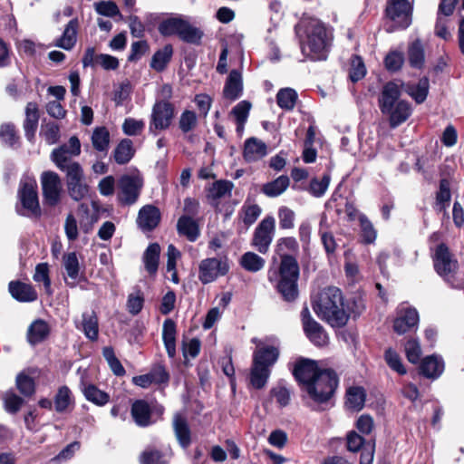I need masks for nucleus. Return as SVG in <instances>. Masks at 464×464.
I'll list each match as a JSON object with an SVG mask.
<instances>
[{"mask_svg": "<svg viewBox=\"0 0 464 464\" xmlns=\"http://www.w3.org/2000/svg\"><path fill=\"white\" fill-rule=\"evenodd\" d=\"M297 250L298 243L295 237L280 238L276 244V252L281 256L279 268L268 273L269 281L286 302H293L298 295L299 266L296 259L290 256Z\"/></svg>", "mask_w": 464, "mask_h": 464, "instance_id": "obj_1", "label": "nucleus"}, {"mask_svg": "<svg viewBox=\"0 0 464 464\" xmlns=\"http://www.w3.org/2000/svg\"><path fill=\"white\" fill-rule=\"evenodd\" d=\"M300 39L302 53L314 61L327 57L331 33L315 18H304L295 27Z\"/></svg>", "mask_w": 464, "mask_h": 464, "instance_id": "obj_2", "label": "nucleus"}, {"mask_svg": "<svg viewBox=\"0 0 464 464\" xmlns=\"http://www.w3.org/2000/svg\"><path fill=\"white\" fill-rule=\"evenodd\" d=\"M316 315L332 327H343L349 319V309L345 308L341 290L334 286L323 289L313 300Z\"/></svg>", "mask_w": 464, "mask_h": 464, "instance_id": "obj_3", "label": "nucleus"}, {"mask_svg": "<svg viewBox=\"0 0 464 464\" xmlns=\"http://www.w3.org/2000/svg\"><path fill=\"white\" fill-rule=\"evenodd\" d=\"M400 96L399 85L394 82H389L383 85L379 98L380 110L382 114L388 116L392 128L405 122L412 112L411 104L400 100Z\"/></svg>", "mask_w": 464, "mask_h": 464, "instance_id": "obj_4", "label": "nucleus"}, {"mask_svg": "<svg viewBox=\"0 0 464 464\" xmlns=\"http://www.w3.org/2000/svg\"><path fill=\"white\" fill-rule=\"evenodd\" d=\"M279 356V350L273 345L257 347L253 354V365L250 372V383L256 389L264 388L270 376L271 367Z\"/></svg>", "mask_w": 464, "mask_h": 464, "instance_id": "obj_5", "label": "nucleus"}, {"mask_svg": "<svg viewBox=\"0 0 464 464\" xmlns=\"http://www.w3.org/2000/svg\"><path fill=\"white\" fill-rule=\"evenodd\" d=\"M436 272L453 288H464V271L458 270V263L452 258L449 248L440 244L434 255Z\"/></svg>", "mask_w": 464, "mask_h": 464, "instance_id": "obj_6", "label": "nucleus"}, {"mask_svg": "<svg viewBox=\"0 0 464 464\" xmlns=\"http://www.w3.org/2000/svg\"><path fill=\"white\" fill-rule=\"evenodd\" d=\"M338 385V377L333 370L324 369L317 377L303 390L316 403L326 402L334 394Z\"/></svg>", "mask_w": 464, "mask_h": 464, "instance_id": "obj_7", "label": "nucleus"}, {"mask_svg": "<svg viewBox=\"0 0 464 464\" xmlns=\"http://www.w3.org/2000/svg\"><path fill=\"white\" fill-rule=\"evenodd\" d=\"M158 29L163 36L178 35L181 40L190 44L199 43L203 35L198 28L180 16L163 20Z\"/></svg>", "mask_w": 464, "mask_h": 464, "instance_id": "obj_8", "label": "nucleus"}, {"mask_svg": "<svg viewBox=\"0 0 464 464\" xmlns=\"http://www.w3.org/2000/svg\"><path fill=\"white\" fill-rule=\"evenodd\" d=\"M175 116V110L172 103L161 100L157 101L151 111L149 131L156 135L158 131L167 130Z\"/></svg>", "mask_w": 464, "mask_h": 464, "instance_id": "obj_9", "label": "nucleus"}, {"mask_svg": "<svg viewBox=\"0 0 464 464\" xmlns=\"http://www.w3.org/2000/svg\"><path fill=\"white\" fill-rule=\"evenodd\" d=\"M18 196L23 208L26 211V215L39 216L41 213L38 194L37 183L34 177L24 176L20 181V188Z\"/></svg>", "mask_w": 464, "mask_h": 464, "instance_id": "obj_10", "label": "nucleus"}, {"mask_svg": "<svg viewBox=\"0 0 464 464\" xmlns=\"http://www.w3.org/2000/svg\"><path fill=\"white\" fill-rule=\"evenodd\" d=\"M143 180L139 174H125L118 180V199L123 205L134 204L140 194Z\"/></svg>", "mask_w": 464, "mask_h": 464, "instance_id": "obj_11", "label": "nucleus"}, {"mask_svg": "<svg viewBox=\"0 0 464 464\" xmlns=\"http://www.w3.org/2000/svg\"><path fill=\"white\" fill-rule=\"evenodd\" d=\"M276 231L274 217L267 216L256 227L251 238V246L262 255L269 251Z\"/></svg>", "mask_w": 464, "mask_h": 464, "instance_id": "obj_12", "label": "nucleus"}, {"mask_svg": "<svg viewBox=\"0 0 464 464\" xmlns=\"http://www.w3.org/2000/svg\"><path fill=\"white\" fill-rule=\"evenodd\" d=\"M411 5L408 0H389L386 14L395 28L405 29L411 24Z\"/></svg>", "mask_w": 464, "mask_h": 464, "instance_id": "obj_13", "label": "nucleus"}, {"mask_svg": "<svg viewBox=\"0 0 464 464\" xmlns=\"http://www.w3.org/2000/svg\"><path fill=\"white\" fill-rule=\"evenodd\" d=\"M41 185L44 202L55 206L61 199L62 181L57 173L44 171L41 175Z\"/></svg>", "mask_w": 464, "mask_h": 464, "instance_id": "obj_14", "label": "nucleus"}, {"mask_svg": "<svg viewBox=\"0 0 464 464\" xmlns=\"http://www.w3.org/2000/svg\"><path fill=\"white\" fill-rule=\"evenodd\" d=\"M229 269L227 260L215 257L207 258L199 265L198 278L203 284L215 281L218 276H225Z\"/></svg>", "mask_w": 464, "mask_h": 464, "instance_id": "obj_15", "label": "nucleus"}, {"mask_svg": "<svg viewBox=\"0 0 464 464\" xmlns=\"http://www.w3.org/2000/svg\"><path fill=\"white\" fill-rule=\"evenodd\" d=\"M81 153V143L77 137L70 138L67 144H63L52 152L51 158L59 169H64L65 165L72 163L71 158Z\"/></svg>", "mask_w": 464, "mask_h": 464, "instance_id": "obj_16", "label": "nucleus"}, {"mask_svg": "<svg viewBox=\"0 0 464 464\" xmlns=\"http://www.w3.org/2000/svg\"><path fill=\"white\" fill-rule=\"evenodd\" d=\"M301 316L304 331L309 340L318 346L326 344L328 340L326 333L324 328L313 319L307 307L303 309Z\"/></svg>", "mask_w": 464, "mask_h": 464, "instance_id": "obj_17", "label": "nucleus"}, {"mask_svg": "<svg viewBox=\"0 0 464 464\" xmlns=\"http://www.w3.org/2000/svg\"><path fill=\"white\" fill-rule=\"evenodd\" d=\"M419 323V314L415 308L400 306L393 322V330L398 334H404L415 328Z\"/></svg>", "mask_w": 464, "mask_h": 464, "instance_id": "obj_18", "label": "nucleus"}, {"mask_svg": "<svg viewBox=\"0 0 464 464\" xmlns=\"http://www.w3.org/2000/svg\"><path fill=\"white\" fill-rule=\"evenodd\" d=\"M324 369H319L316 362L309 359L299 360L294 368L293 373L303 389L314 380Z\"/></svg>", "mask_w": 464, "mask_h": 464, "instance_id": "obj_19", "label": "nucleus"}, {"mask_svg": "<svg viewBox=\"0 0 464 464\" xmlns=\"http://www.w3.org/2000/svg\"><path fill=\"white\" fill-rule=\"evenodd\" d=\"M160 212L152 205H146L139 211L137 223L144 231L154 229L160 223Z\"/></svg>", "mask_w": 464, "mask_h": 464, "instance_id": "obj_20", "label": "nucleus"}, {"mask_svg": "<svg viewBox=\"0 0 464 464\" xmlns=\"http://www.w3.org/2000/svg\"><path fill=\"white\" fill-rule=\"evenodd\" d=\"M39 118L40 115L37 104L35 102H28L25 107V119L23 123V128L25 137L30 142H33L34 140Z\"/></svg>", "mask_w": 464, "mask_h": 464, "instance_id": "obj_21", "label": "nucleus"}, {"mask_svg": "<svg viewBox=\"0 0 464 464\" xmlns=\"http://www.w3.org/2000/svg\"><path fill=\"white\" fill-rule=\"evenodd\" d=\"M267 154L266 144L257 138H249L245 141L244 159L247 162L257 161Z\"/></svg>", "mask_w": 464, "mask_h": 464, "instance_id": "obj_22", "label": "nucleus"}, {"mask_svg": "<svg viewBox=\"0 0 464 464\" xmlns=\"http://www.w3.org/2000/svg\"><path fill=\"white\" fill-rule=\"evenodd\" d=\"M76 328L82 331L86 338L95 341L99 334V324L97 315L93 311L84 312L82 314L81 323L75 322Z\"/></svg>", "mask_w": 464, "mask_h": 464, "instance_id": "obj_23", "label": "nucleus"}, {"mask_svg": "<svg viewBox=\"0 0 464 464\" xmlns=\"http://www.w3.org/2000/svg\"><path fill=\"white\" fill-rule=\"evenodd\" d=\"M11 295L20 302H33L37 299V293L31 285L11 281L8 285Z\"/></svg>", "mask_w": 464, "mask_h": 464, "instance_id": "obj_24", "label": "nucleus"}, {"mask_svg": "<svg viewBox=\"0 0 464 464\" xmlns=\"http://www.w3.org/2000/svg\"><path fill=\"white\" fill-rule=\"evenodd\" d=\"M420 369L425 377L437 379L444 371V362L437 355L427 356L422 360Z\"/></svg>", "mask_w": 464, "mask_h": 464, "instance_id": "obj_25", "label": "nucleus"}, {"mask_svg": "<svg viewBox=\"0 0 464 464\" xmlns=\"http://www.w3.org/2000/svg\"><path fill=\"white\" fill-rule=\"evenodd\" d=\"M150 407L149 403L143 400H137L131 406V416L138 426H149L150 421Z\"/></svg>", "mask_w": 464, "mask_h": 464, "instance_id": "obj_26", "label": "nucleus"}, {"mask_svg": "<svg viewBox=\"0 0 464 464\" xmlns=\"http://www.w3.org/2000/svg\"><path fill=\"white\" fill-rule=\"evenodd\" d=\"M242 76L237 70H232L227 77L224 87V95L227 99L234 101L237 99L242 92Z\"/></svg>", "mask_w": 464, "mask_h": 464, "instance_id": "obj_27", "label": "nucleus"}, {"mask_svg": "<svg viewBox=\"0 0 464 464\" xmlns=\"http://www.w3.org/2000/svg\"><path fill=\"white\" fill-rule=\"evenodd\" d=\"M430 82L427 77L419 80L417 83H408L404 86L405 92L418 104L422 103L429 93Z\"/></svg>", "mask_w": 464, "mask_h": 464, "instance_id": "obj_28", "label": "nucleus"}, {"mask_svg": "<svg viewBox=\"0 0 464 464\" xmlns=\"http://www.w3.org/2000/svg\"><path fill=\"white\" fill-rule=\"evenodd\" d=\"M162 338L168 355L173 358L176 354V324L171 319L163 323Z\"/></svg>", "mask_w": 464, "mask_h": 464, "instance_id": "obj_29", "label": "nucleus"}, {"mask_svg": "<svg viewBox=\"0 0 464 464\" xmlns=\"http://www.w3.org/2000/svg\"><path fill=\"white\" fill-rule=\"evenodd\" d=\"M177 230L179 235L185 236L189 241L194 242L199 237V229L196 221L188 216H181L177 223Z\"/></svg>", "mask_w": 464, "mask_h": 464, "instance_id": "obj_30", "label": "nucleus"}, {"mask_svg": "<svg viewBox=\"0 0 464 464\" xmlns=\"http://www.w3.org/2000/svg\"><path fill=\"white\" fill-rule=\"evenodd\" d=\"M63 264L68 277L72 280V282L66 281V284L71 287H74L80 273V264L76 253L64 254Z\"/></svg>", "mask_w": 464, "mask_h": 464, "instance_id": "obj_31", "label": "nucleus"}, {"mask_svg": "<svg viewBox=\"0 0 464 464\" xmlns=\"http://www.w3.org/2000/svg\"><path fill=\"white\" fill-rule=\"evenodd\" d=\"M289 185V178L282 175L275 180L264 184L261 191L268 198H276L282 195L287 189Z\"/></svg>", "mask_w": 464, "mask_h": 464, "instance_id": "obj_32", "label": "nucleus"}, {"mask_svg": "<svg viewBox=\"0 0 464 464\" xmlns=\"http://www.w3.org/2000/svg\"><path fill=\"white\" fill-rule=\"evenodd\" d=\"M239 265L247 272L257 273L265 267L266 260L256 253L247 251L241 256Z\"/></svg>", "mask_w": 464, "mask_h": 464, "instance_id": "obj_33", "label": "nucleus"}, {"mask_svg": "<svg viewBox=\"0 0 464 464\" xmlns=\"http://www.w3.org/2000/svg\"><path fill=\"white\" fill-rule=\"evenodd\" d=\"M49 326L44 320H35L28 328L27 340L31 344L43 342L49 334Z\"/></svg>", "mask_w": 464, "mask_h": 464, "instance_id": "obj_34", "label": "nucleus"}, {"mask_svg": "<svg viewBox=\"0 0 464 464\" xmlns=\"http://www.w3.org/2000/svg\"><path fill=\"white\" fill-rule=\"evenodd\" d=\"M160 255V246L157 243L150 244L143 254V263L146 271L150 274H156L159 266Z\"/></svg>", "mask_w": 464, "mask_h": 464, "instance_id": "obj_35", "label": "nucleus"}, {"mask_svg": "<svg viewBox=\"0 0 464 464\" xmlns=\"http://www.w3.org/2000/svg\"><path fill=\"white\" fill-rule=\"evenodd\" d=\"M77 27L78 21L76 19L71 20L55 45L64 50H71L76 43Z\"/></svg>", "mask_w": 464, "mask_h": 464, "instance_id": "obj_36", "label": "nucleus"}, {"mask_svg": "<svg viewBox=\"0 0 464 464\" xmlns=\"http://www.w3.org/2000/svg\"><path fill=\"white\" fill-rule=\"evenodd\" d=\"M366 393L362 387L353 386L346 391V406L353 411L362 409L365 402Z\"/></svg>", "mask_w": 464, "mask_h": 464, "instance_id": "obj_37", "label": "nucleus"}, {"mask_svg": "<svg viewBox=\"0 0 464 464\" xmlns=\"http://www.w3.org/2000/svg\"><path fill=\"white\" fill-rule=\"evenodd\" d=\"M233 188V183L227 180H218L212 184L208 188L207 197L211 201V204L217 205L218 200L230 195Z\"/></svg>", "mask_w": 464, "mask_h": 464, "instance_id": "obj_38", "label": "nucleus"}, {"mask_svg": "<svg viewBox=\"0 0 464 464\" xmlns=\"http://www.w3.org/2000/svg\"><path fill=\"white\" fill-rule=\"evenodd\" d=\"M82 391L86 400L98 406L105 405L110 400V396L108 393L98 389L93 384L82 383Z\"/></svg>", "mask_w": 464, "mask_h": 464, "instance_id": "obj_39", "label": "nucleus"}, {"mask_svg": "<svg viewBox=\"0 0 464 464\" xmlns=\"http://www.w3.org/2000/svg\"><path fill=\"white\" fill-rule=\"evenodd\" d=\"M173 54L171 44H166L162 49L158 50L152 56L150 67L157 72H162L169 63Z\"/></svg>", "mask_w": 464, "mask_h": 464, "instance_id": "obj_40", "label": "nucleus"}, {"mask_svg": "<svg viewBox=\"0 0 464 464\" xmlns=\"http://www.w3.org/2000/svg\"><path fill=\"white\" fill-rule=\"evenodd\" d=\"M173 427L179 444L187 448L190 443V431L186 420L179 414L175 415Z\"/></svg>", "mask_w": 464, "mask_h": 464, "instance_id": "obj_41", "label": "nucleus"}, {"mask_svg": "<svg viewBox=\"0 0 464 464\" xmlns=\"http://www.w3.org/2000/svg\"><path fill=\"white\" fill-rule=\"evenodd\" d=\"M251 108L250 102L242 101L238 102L231 111L237 121V131L241 134L244 130V125L248 118L249 111Z\"/></svg>", "mask_w": 464, "mask_h": 464, "instance_id": "obj_42", "label": "nucleus"}, {"mask_svg": "<svg viewBox=\"0 0 464 464\" xmlns=\"http://www.w3.org/2000/svg\"><path fill=\"white\" fill-rule=\"evenodd\" d=\"M297 98V92L294 89L283 88L276 94V102L281 109L291 111L294 109Z\"/></svg>", "mask_w": 464, "mask_h": 464, "instance_id": "obj_43", "label": "nucleus"}, {"mask_svg": "<svg viewBox=\"0 0 464 464\" xmlns=\"http://www.w3.org/2000/svg\"><path fill=\"white\" fill-rule=\"evenodd\" d=\"M134 155L132 141L129 139L122 140L114 150V160L118 164L129 162Z\"/></svg>", "mask_w": 464, "mask_h": 464, "instance_id": "obj_44", "label": "nucleus"}, {"mask_svg": "<svg viewBox=\"0 0 464 464\" xmlns=\"http://www.w3.org/2000/svg\"><path fill=\"white\" fill-rule=\"evenodd\" d=\"M92 143L96 150L106 152L110 143V133L105 127H97L92 135Z\"/></svg>", "mask_w": 464, "mask_h": 464, "instance_id": "obj_45", "label": "nucleus"}, {"mask_svg": "<svg viewBox=\"0 0 464 464\" xmlns=\"http://www.w3.org/2000/svg\"><path fill=\"white\" fill-rule=\"evenodd\" d=\"M409 63L411 67L421 68L424 63V49L420 40H415L408 50Z\"/></svg>", "mask_w": 464, "mask_h": 464, "instance_id": "obj_46", "label": "nucleus"}, {"mask_svg": "<svg viewBox=\"0 0 464 464\" xmlns=\"http://www.w3.org/2000/svg\"><path fill=\"white\" fill-rule=\"evenodd\" d=\"M451 194L450 188V182L443 179L440 183V190L437 193L436 197V205L435 208L437 211H445L446 208L450 205Z\"/></svg>", "mask_w": 464, "mask_h": 464, "instance_id": "obj_47", "label": "nucleus"}, {"mask_svg": "<svg viewBox=\"0 0 464 464\" xmlns=\"http://www.w3.org/2000/svg\"><path fill=\"white\" fill-rule=\"evenodd\" d=\"M330 181V174H324L321 179L314 178L311 179L307 190L312 196L321 198L326 192Z\"/></svg>", "mask_w": 464, "mask_h": 464, "instance_id": "obj_48", "label": "nucleus"}, {"mask_svg": "<svg viewBox=\"0 0 464 464\" xmlns=\"http://www.w3.org/2000/svg\"><path fill=\"white\" fill-rule=\"evenodd\" d=\"M384 360L388 366L397 373L403 375L407 372L400 354L395 350L388 348L384 353Z\"/></svg>", "mask_w": 464, "mask_h": 464, "instance_id": "obj_49", "label": "nucleus"}, {"mask_svg": "<svg viewBox=\"0 0 464 464\" xmlns=\"http://www.w3.org/2000/svg\"><path fill=\"white\" fill-rule=\"evenodd\" d=\"M271 395L276 399L280 407H285L291 400L290 390L283 382H279L270 391Z\"/></svg>", "mask_w": 464, "mask_h": 464, "instance_id": "obj_50", "label": "nucleus"}, {"mask_svg": "<svg viewBox=\"0 0 464 464\" xmlns=\"http://www.w3.org/2000/svg\"><path fill=\"white\" fill-rule=\"evenodd\" d=\"M72 402L71 391L66 387L63 386L58 390L57 394L54 398V407L56 411H65Z\"/></svg>", "mask_w": 464, "mask_h": 464, "instance_id": "obj_51", "label": "nucleus"}, {"mask_svg": "<svg viewBox=\"0 0 464 464\" xmlns=\"http://www.w3.org/2000/svg\"><path fill=\"white\" fill-rule=\"evenodd\" d=\"M361 226V236L366 244L373 243L376 239V230L374 229L372 222L362 214L359 216Z\"/></svg>", "mask_w": 464, "mask_h": 464, "instance_id": "obj_52", "label": "nucleus"}, {"mask_svg": "<svg viewBox=\"0 0 464 464\" xmlns=\"http://www.w3.org/2000/svg\"><path fill=\"white\" fill-rule=\"evenodd\" d=\"M16 387L25 396L34 394L35 391L34 379L24 372L16 376Z\"/></svg>", "mask_w": 464, "mask_h": 464, "instance_id": "obj_53", "label": "nucleus"}, {"mask_svg": "<svg viewBox=\"0 0 464 464\" xmlns=\"http://www.w3.org/2000/svg\"><path fill=\"white\" fill-rule=\"evenodd\" d=\"M34 280L37 283H43L46 293L49 295L52 294L49 267L46 263H41L36 266Z\"/></svg>", "mask_w": 464, "mask_h": 464, "instance_id": "obj_54", "label": "nucleus"}, {"mask_svg": "<svg viewBox=\"0 0 464 464\" xmlns=\"http://www.w3.org/2000/svg\"><path fill=\"white\" fill-rule=\"evenodd\" d=\"M78 214L81 217L80 229L84 233H89L96 219L90 213V208L86 204H81L78 208Z\"/></svg>", "mask_w": 464, "mask_h": 464, "instance_id": "obj_55", "label": "nucleus"}, {"mask_svg": "<svg viewBox=\"0 0 464 464\" xmlns=\"http://www.w3.org/2000/svg\"><path fill=\"white\" fill-rule=\"evenodd\" d=\"M404 63V54L400 51H391L384 59V64L388 71H399Z\"/></svg>", "mask_w": 464, "mask_h": 464, "instance_id": "obj_56", "label": "nucleus"}, {"mask_svg": "<svg viewBox=\"0 0 464 464\" xmlns=\"http://www.w3.org/2000/svg\"><path fill=\"white\" fill-rule=\"evenodd\" d=\"M40 135L46 143L52 145L58 141L60 138L59 126L54 122H48L42 126Z\"/></svg>", "mask_w": 464, "mask_h": 464, "instance_id": "obj_57", "label": "nucleus"}, {"mask_svg": "<svg viewBox=\"0 0 464 464\" xmlns=\"http://www.w3.org/2000/svg\"><path fill=\"white\" fill-rule=\"evenodd\" d=\"M404 351L410 362L415 364L420 361L421 349L418 340L413 338L409 339L404 345Z\"/></svg>", "mask_w": 464, "mask_h": 464, "instance_id": "obj_58", "label": "nucleus"}, {"mask_svg": "<svg viewBox=\"0 0 464 464\" xmlns=\"http://www.w3.org/2000/svg\"><path fill=\"white\" fill-rule=\"evenodd\" d=\"M243 212V222L246 226L254 224L262 213L261 208L256 204H247L242 208Z\"/></svg>", "mask_w": 464, "mask_h": 464, "instance_id": "obj_59", "label": "nucleus"}, {"mask_svg": "<svg viewBox=\"0 0 464 464\" xmlns=\"http://www.w3.org/2000/svg\"><path fill=\"white\" fill-rule=\"evenodd\" d=\"M67 187L71 198L76 201L83 198L89 192V188L84 183L83 179L69 182Z\"/></svg>", "mask_w": 464, "mask_h": 464, "instance_id": "obj_60", "label": "nucleus"}, {"mask_svg": "<svg viewBox=\"0 0 464 464\" xmlns=\"http://www.w3.org/2000/svg\"><path fill=\"white\" fill-rule=\"evenodd\" d=\"M144 127L145 122L142 120L127 118L122 124V130L128 136H135L141 133Z\"/></svg>", "mask_w": 464, "mask_h": 464, "instance_id": "obj_61", "label": "nucleus"}, {"mask_svg": "<svg viewBox=\"0 0 464 464\" xmlns=\"http://www.w3.org/2000/svg\"><path fill=\"white\" fill-rule=\"evenodd\" d=\"M197 122L198 119L196 113L192 111L186 110L181 113L179 124L180 130L187 133L197 126Z\"/></svg>", "mask_w": 464, "mask_h": 464, "instance_id": "obj_62", "label": "nucleus"}, {"mask_svg": "<svg viewBox=\"0 0 464 464\" xmlns=\"http://www.w3.org/2000/svg\"><path fill=\"white\" fill-rule=\"evenodd\" d=\"M295 212L287 207H281L278 210L279 226L282 229H291L295 226Z\"/></svg>", "mask_w": 464, "mask_h": 464, "instance_id": "obj_63", "label": "nucleus"}, {"mask_svg": "<svg viewBox=\"0 0 464 464\" xmlns=\"http://www.w3.org/2000/svg\"><path fill=\"white\" fill-rule=\"evenodd\" d=\"M141 464H168V459L157 450H146L140 457Z\"/></svg>", "mask_w": 464, "mask_h": 464, "instance_id": "obj_64", "label": "nucleus"}]
</instances>
